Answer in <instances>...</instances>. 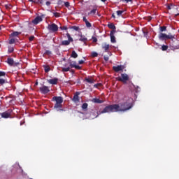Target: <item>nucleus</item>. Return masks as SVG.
Instances as JSON below:
<instances>
[{
    "label": "nucleus",
    "instance_id": "c03bdc74",
    "mask_svg": "<svg viewBox=\"0 0 179 179\" xmlns=\"http://www.w3.org/2000/svg\"><path fill=\"white\" fill-rule=\"evenodd\" d=\"M29 40V41H33V40H34V36H30Z\"/></svg>",
    "mask_w": 179,
    "mask_h": 179
},
{
    "label": "nucleus",
    "instance_id": "37998d69",
    "mask_svg": "<svg viewBox=\"0 0 179 179\" xmlns=\"http://www.w3.org/2000/svg\"><path fill=\"white\" fill-rule=\"evenodd\" d=\"M54 16H55V17H59V13H54Z\"/></svg>",
    "mask_w": 179,
    "mask_h": 179
},
{
    "label": "nucleus",
    "instance_id": "aec40b11",
    "mask_svg": "<svg viewBox=\"0 0 179 179\" xmlns=\"http://www.w3.org/2000/svg\"><path fill=\"white\" fill-rule=\"evenodd\" d=\"M43 67L44 68L45 73H48V72L51 71V68L48 65H43Z\"/></svg>",
    "mask_w": 179,
    "mask_h": 179
},
{
    "label": "nucleus",
    "instance_id": "f8f14e48",
    "mask_svg": "<svg viewBox=\"0 0 179 179\" xmlns=\"http://www.w3.org/2000/svg\"><path fill=\"white\" fill-rule=\"evenodd\" d=\"M2 118H10L12 115V109H8L7 111L1 113Z\"/></svg>",
    "mask_w": 179,
    "mask_h": 179
},
{
    "label": "nucleus",
    "instance_id": "603ef678",
    "mask_svg": "<svg viewBox=\"0 0 179 179\" xmlns=\"http://www.w3.org/2000/svg\"><path fill=\"white\" fill-rule=\"evenodd\" d=\"M83 21L85 22V23H86L87 21V19H86V17H83Z\"/></svg>",
    "mask_w": 179,
    "mask_h": 179
},
{
    "label": "nucleus",
    "instance_id": "13d9d810",
    "mask_svg": "<svg viewBox=\"0 0 179 179\" xmlns=\"http://www.w3.org/2000/svg\"><path fill=\"white\" fill-rule=\"evenodd\" d=\"M94 87H97V85H95Z\"/></svg>",
    "mask_w": 179,
    "mask_h": 179
},
{
    "label": "nucleus",
    "instance_id": "864d4df0",
    "mask_svg": "<svg viewBox=\"0 0 179 179\" xmlns=\"http://www.w3.org/2000/svg\"><path fill=\"white\" fill-rule=\"evenodd\" d=\"M102 2H106L107 0H101Z\"/></svg>",
    "mask_w": 179,
    "mask_h": 179
},
{
    "label": "nucleus",
    "instance_id": "6e6d98bb",
    "mask_svg": "<svg viewBox=\"0 0 179 179\" xmlns=\"http://www.w3.org/2000/svg\"><path fill=\"white\" fill-rule=\"evenodd\" d=\"M6 6V8H10V6Z\"/></svg>",
    "mask_w": 179,
    "mask_h": 179
},
{
    "label": "nucleus",
    "instance_id": "69168bd1",
    "mask_svg": "<svg viewBox=\"0 0 179 179\" xmlns=\"http://www.w3.org/2000/svg\"><path fill=\"white\" fill-rule=\"evenodd\" d=\"M29 179H33V178H29Z\"/></svg>",
    "mask_w": 179,
    "mask_h": 179
},
{
    "label": "nucleus",
    "instance_id": "6ab92c4d",
    "mask_svg": "<svg viewBox=\"0 0 179 179\" xmlns=\"http://www.w3.org/2000/svg\"><path fill=\"white\" fill-rule=\"evenodd\" d=\"M79 41H82L83 43H86L87 41V38L83 35H79Z\"/></svg>",
    "mask_w": 179,
    "mask_h": 179
},
{
    "label": "nucleus",
    "instance_id": "a878e982",
    "mask_svg": "<svg viewBox=\"0 0 179 179\" xmlns=\"http://www.w3.org/2000/svg\"><path fill=\"white\" fill-rule=\"evenodd\" d=\"M52 55V52H51L50 50H45V52L43 55Z\"/></svg>",
    "mask_w": 179,
    "mask_h": 179
},
{
    "label": "nucleus",
    "instance_id": "9b49d317",
    "mask_svg": "<svg viewBox=\"0 0 179 179\" xmlns=\"http://www.w3.org/2000/svg\"><path fill=\"white\" fill-rule=\"evenodd\" d=\"M124 69H125V66L124 65L114 66L113 67V70L117 73L120 72V71L121 72H123Z\"/></svg>",
    "mask_w": 179,
    "mask_h": 179
},
{
    "label": "nucleus",
    "instance_id": "9d476101",
    "mask_svg": "<svg viewBox=\"0 0 179 179\" xmlns=\"http://www.w3.org/2000/svg\"><path fill=\"white\" fill-rule=\"evenodd\" d=\"M39 90L42 94H47L50 93V88L48 86L43 85L39 88Z\"/></svg>",
    "mask_w": 179,
    "mask_h": 179
},
{
    "label": "nucleus",
    "instance_id": "8fccbe9b",
    "mask_svg": "<svg viewBox=\"0 0 179 179\" xmlns=\"http://www.w3.org/2000/svg\"><path fill=\"white\" fill-rule=\"evenodd\" d=\"M124 2H127V3H128V2H132V0H123Z\"/></svg>",
    "mask_w": 179,
    "mask_h": 179
},
{
    "label": "nucleus",
    "instance_id": "f3484780",
    "mask_svg": "<svg viewBox=\"0 0 179 179\" xmlns=\"http://www.w3.org/2000/svg\"><path fill=\"white\" fill-rule=\"evenodd\" d=\"M92 103H95L96 104H101V103H104V101L103 100H101L100 99L93 98L92 99Z\"/></svg>",
    "mask_w": 179,
    "mask_h": 179
},
{
    "label": "nucleus",
    "instance_id": "f704fd0d",
    "mask_svg": "<svg viewBox=\"0 0 179 179\" xmlns=\"http://www.w3.org/2000/svg\"><path fill=\"white\" fill-rule=\"evenodd\" d=\"M167 48H169L168 45H162V51H167Z\"/></svg>",
    "mask_w": 179,
    "mask_h": 179
},
{
    "label": "nucleus",
    "instance_id": "dca6fc26",
    "mask_svg": "<svg viewBox=\"0 0 179 179\" xmlns=\"http://www.w3.org/2000/svg\"><path fill=\"white\" fill-rule=\"evenodd\" d=\"M69 65H70L71 68H75L76 69H78V70L82 69V67L80 66L76 65V62H75V61L71 62L69 63Z\"/></svg>",
    "mask_w": 179,
    "mask_h": 179
},
{
    "label": "nucleus",
    "instance_id": "b1692460",
    "mask_svg": "<svg viewBox=\"0 0 179 179\" xmlns=\"http://www.w3.org/2000/svg\"><path fill=\"white\" fill-rule=\"evenodd\" d=\"M71 57V58H78V53L76 52H75V50H73Z\"/></svg>",
    "mask_w": 179,
    "mask_h": 179
},
{
    "label": "nucleus",
    "instance_id": "bb28decb",
    "mask_svg": "<svg viewBox=\"0 0 179 179\" xmlns=\"http://www.w3.org/2000/svg\"><path fill=\"white\" fill-rule=\"evenodd\" d=\"M98 55H99V53L96 52H91V57H92V58H96V57H98Z\"/></svg>",
    "mask_w": 179,
    "mask_h": 179
},
{
    "label": "nucleus",
    "instance_id": "f03ea898",
    "mask_svg": "<svg viewBox=\"0 0 179 179\" xmlns=\"http://www.w3.org/2000/svg\"><path fill=\"white\" fill-rule=\"evenodd\" d=\"M52 101L56 102L54 106V108L57 110V111H64V109H62V103H64V98H62V96H53L52 99Z\"/></svg>",
    "mask_w": 179,
    "mask_h": 179
},
{
    "label": "nucleus",
    "instance_id": "393cba45",
    "mask_svg": "<svg viewBox=\"0 0 179 179\" xmlns=\"http://www.w3.org/2000/svg\"><path fill=\"white\" fill-rule=\"evenodd\" d=\"M108 27H109V29H111L112 30H115L116 29L115 25H114V24L113 23L108 24Z\"/></svg>",
    "mask_w": 179,
    "mask_h": 179
},
{
    "label": "nucleus",
    "instance_id": "6e6552de",
    "mask_svg": "<svg viewBox=\"0 0 179 179\" xmlns=\"http://www.w3.org/2000/svg\"><path fill=\"white\" fill-rule=\"evenodd\" d=\"M66 36L68 40L63 41L62 44H63V45H69V44H71V43L72 41H73V38H72V37H71V34H69L68 33L66 34Z\"/></svg>",
    "mask_w": 179,
    "mask_h": 179
},
{
    "label": "nucleus",
    "instance_id": "e2e57ef3",
    "mask_svg": "<svg viewBox=\"0 0 179 179\" xmlns=\"http://www.w3.org/2000/svg\"><path fill=\"white\" fill-rule=\"evenodd\" d=\"M0 30H1V27H0Z\"/></svg>",
    "mask_w": 179,
    "mask_h": 179
},
{
    "label": "nucleus",
    "instance_id": "bf43d9fd",
    "mask_svg": "<svg viewBox=\"0 0 179 179\" xmlns=\"http://www.w3.org/2000/svg\"><path fill=\"white\" fill-rule=\"evenodd\" d=\"M113 17H115L114 15H113Z\"/></svg>",
    "mask_w": 179,
    "mask_h": 179
},
{
    "label": "nucleus",
    "instance_id": "0eeeda50",
    "mask_svg": "<svg viewBox=\"0 0 179 179\" xmlns=\"http://www.w3.org/2000/svg\"><path fill=\"white\" fill-rule=\"evenodd\" d=\"M117 80L119 82H122V83H127L129 80V76L127 73H122L121 77H117Z\"/></svg>",
    "mask_w": 179,
    "mask_h": 179
},
{
    "label": "nucleus",
    "instance_id": "e433bc0d",
    "mask_svg": "<svg viewBox=\"0 0 179 179\" xmlns=\"http://www.w3.org/2000/svg\"><path fill=\"white\" fill-rule=\"evenodd\" d=\"M170 48H171V50H173V51H174V50H178V48H179V46H171L170 47Z\"/></svg>",
    "mask_w": 179,
    "mask_h": 179
},
{
    "label": "nucleus",
    "instance_id": "1a4fd4ad",
    "mask_svg": "<svg viewBox=\"0 0 179 179\" xmlns=\"http://www.w3.org/2000/svg\"><path fill=\"white\" fill-rule=\"evenodd\" d=\"M48 29L50 31H52L53 33H55V31H58V25H57L55 24H48Z\"/></svg>",
    "mask_w": 179,
    "mask_h": 179
},
{
    "label": "nucleus",
    "instance_id": "0e129e2a",
    "mask_svg": "<svg viewBox=\"0 0 179 179\" xmlns=\"http://www.w3.org/2000/svg\"><path fill=\"white\" fill-rule=\"evenodd\" d=\"M0 45H1V42H0Z\"/></svg>",
    "mask_w": 179,
    "mask_h": 179
},
{
    "label": "nucleus",
    "instance_id": "423d86ee",
    "mask_svg": "<svg viewBox=\"0 0 179 179\" xmlns=\"http://www.w3.org/2000/svg\"><path fill=\"white\" fill-rule=\"evenodd\" d=\"M168 9L172 10V13H173L175 16H179V6H174L173 4H171L168 6Z\"/></svg>",
    "mask_w": 179,
    "mask_h": 179
},
{
    "label": "nucleus",
    "instance_id": "72a5a7b5",
    "mask_svg": "<svg viewBox=\"0 0 179 179\" xmlns=\"http://www.w3.org/2000/svg\"><path fill=\"white\" fill-rule=\"evenodd\" d=\"M71 29H73V30H76V31H79L80 30V28H79V27H76V26H73L71 27Z\"/></svg>",
    "mask_w": 179,
    "mask_h": 179
},
{
    "label": "nucleus",
    "instance_id": "a18cd8bd",
    "mask_svg": "<svg viewBox=\"0 0 179 179\" xmlns=\"http://www.w3.org/2000/svg\"><path fill=\"white\" fill-rule=\"evenodd\" d=\"M64 5L66 8H69V2H64Z\"/></svg>",
    "mask_w": 179,
    "mask_h": 179
},
{
    "label": "nucleus",
    "instance_id": "2f4dec72",
    "mask_svg": "<svg viewBox=\"0 0 179 179\" xmlns=\"http://www.w3.org/2000/svg\"><path fill=\"white\" fill-rule=\"evenodd\" d=\"M5 83H7L6 80L3 78H0V85H5Z\"/></svg>",
    "mask_w": 179,
    "mask_h": 179
},
{
    "label": "nucleus",
    "instance_id": "de8ad7c7",
    "mask_svg": "<svg viewBox=\"0 0 179 179\" xmlns=\"http://www.w3.org/2000/svg\"><path fill=\"white\" fill-rule=\"evenodd\" d=\"M78 64L80 65H82L83 64H85V62L83 60H80V61H78Z\"/></svg>",
    "mask_w": 179,
    "mask_h": 179
},
{
    "label": "nucleus",
    "instance_id": "a211bd4d",
    "mask_svg": "<svg viewBox=\"0 0 179 179\" xmlns=\"http://www.w3.org/2000/svg\"><path fill=\"white\" fill-rule=\"evenodd\" d=\"M50 85H57L58 83V78H53L48 80Z\"/></svg>",
    "mask_w": 179,
    "mask_h": 179
},
{
    "label": "nucleus",
    "instance_id": "58836bf2",
    "mask_svg": "<svg viewBox=\"0 0 179 179\" xmlns=\"http://www.w3.org/2000/svg\"><path fill=\"white\" fill-rule=\"evenodd\" d=\"M85 24H86L87 27H92V24H90V22H89V21H87V22H85Z\"/></svg>",
    "mask_w": 179,
    "mask_h": 179
},
{
    "label": "nucleus",
    "instance_id": "ddd939ff",
    "mask_svg": "<svg viewBox=\"0 0 179 179\" xmlns=\"http://www.w3.org/2000/svg\"><path fill=\"white\" fill-rule=\"evenodd\" d=\"M115 30H112L110 33V41L113 44H115L117 43V40L115 39Z\"/></svg>",
    "mask_w": 179,
    "mask_h": 179
},
{
    "label": "nucleus",
    "instance_id": "49530a36",
    "mask_svg": "<svg viewBox=\"0 0 179 179\" xmlns=\"http://www.w3.org/2000/svg\"><path fill=\"white\" fill-rule=\"evenodd\" d=\"M103 59H104V61L107 62V61H108L109 57H107V56H104V57H103Z\"/></svg>",
    "mask_w": 179,
    "mask_h": 179
},
{
    "label": "nucleus",
    "instance_id": "39448f33",
    "mask_svg": "<svg viewBox=\"0 0 179 179\" xmlns=\"http://www.w3.org/2000/svg\"><path fill=\"white\" fill-rule=\"evenodd\" d=\"M19 34H20V32L18 31H15L13 32L10 34V44H17V38H19V37H17L19 36Z\"/></svg>",
    "mask_w": 179,
    "mask_h": 179
},
{
    "label": "nucleus",
    "instance_id": "5701e85b",
    "mask_svg": "<svg viewBox=\"0 0 179 179\" xmlns=\"http://www.w3.org/2000/svg\"><path fill=\"white\" fill-rule=\"evenodd\" d=\"M7 63L8 64V65H10L11 66H13V65L15 64V62L13 61V59L8 58Z\"/></svg>",
    "mask_w": 179,
    "mask_h": 179
},
{
    "label": "nucleus",
    "instance_id": "4c0bfd02",
    "mask_svg": "<svg viewBox=\"0 0 179 179\" xmlns=\"http://www.w3.org/2000/svg\"><path fill=\"white\" fill-rule=\"evenodd\" d=\"M6 76V73L4 71H0V77Z\"/></svg>",
    "mask_w": 179,
    "mask_h": 179
},
{
    "label": "nucleus",
    "instance_id": "4468645a",
    "mask_svg": "<svg viewBox=\"0 0 179 179\" xmlns=\"http://www.w3.org/2000/svg\"><path fill=\"white\" fill-rule=\"evenodd\" d=\"M79 94H80V92H76L72 99V101H73L74 103H79V101H80Z\"/></svg>",
    "mask_w": 179,
    "mask_h": 179
},
{
    "label": "nucleus",
    "instance_id": "f257e3e1",
    "mask_svg": "<svg viewBox=\"0 0 179 179\" xmlns=\"http://www.w3.org/2000/svg\"><path fill=\"white\" fill-rule=\"evenodd\" d=\"M124 100L126 101L125 102L117 104L119 107L117 111H128V110H131V108L134 107L131 98H128V99H125Z\"/></svg>",
    "mask_w": 179,
    "mask_h": 179
},
{
    "label": "nucleus",
    "instance_id": "20e7f679",
    "mask_svg": "<svg viewBox=\"0 0 179 179\" xmlns=\"http://www.w3.org/2000/svg\"><path fill=\"white\" fill-rule=\"evenodd\" d=\"M158 38L162 41H164L165 40H171L173 41L176 40V35H171V34H166L160 32L158 35Z\"/></svg>",
    "mask_w": 179,
    "mask_h": 179
},
{
    "label": "nucleus",
    "instance_id": "4be33fe9",
    "mask_svg": "<svg viewBox=\"0 0 179 179\" xmlns=\"http://www.w3.org/2000/svg\"><path fill=\"white\" fill-rule=\"evenodd\" d=\"M85 82H87V83H90V85H93V83H94V79L85 78Z\"/></svg>",
    "mask_w": 179,
    "mask_h": 179
},
{
    "label": "nucleus",
    "instance_id": "4d7b16f0",
    "mask_svg": "<svg viewBox=\"0 0 179 179\" xmlns=\"http://www.w3.org/2000/svg\"><path fill=\"white\" fill-rule=\"evenodd\" d=\"M36 85H38V82H36Z\"/></svg>",
    "mask_w": 179,
    "mask_h": 179
},
{
    "label": "nucleus",
    "instance_id": "7ed1b4c3",
    "mask_svg": "<svg viewBox=\"0 0 179 179\" xmlns=\"http://www.w3.org/2000/svg\"><path fill=\"white\" fill-rule=\"evenodd\" d=\"M119 106L117 104H112L106 106L101 111H99V114H106V113H117L118 112Z\"/></svg>",
    "mask_w": 179,
    "mask_h": 179
},
{
    "label": "nucleus",
    "instance_id": "412c9836",
    "mask_svg": "<svg viewBox=\"0 0 179 179\" xmlns=\"http://www.w3.org/2000/svg\"><path fill=\"white\" fill-rule=\"evenodd\" d=\"M91 117L92 116V118H97V117H99V115H100V113H99V112L97 111H94L91 113Z\"/></svg>",
    "mask_w": 179,
    "mask_h": 179
},
{
    "label": "nucleus",
    "instance_id": "79ce46f5",
    "mask_svg": "<svg viewBox=\"0 0 179 179\" xmlns=\"http://www.w3.org/2000/svg\"><path fill=\"white\" fill-rule=\"evenodd\" d=\"M57 3H58L59 5H62V3H64V1H63L62 0H59V1H57Z\"/></svg>",
    "mask_w": 179,
    "mask_h": 179
},
{
    "label": "nucleus",
    "instance_id": "3c124183",
    "mask_svg": "<svg viewBox=\"0 0 179 179\" xmlns=\"http://www.w3.org/2000/svg\"><path fill=\"white\" fill-rule=\"evenodd\" d=\"M60 29H62V30H67V27H60Z\"/></svg>",
    "mask_w": 179,
    "mask_h": 179
},
{
    "label": "nucleus",
    "instance_id": "7c9ffc66",
    "mask_svg": "<svg viewBox=\"0 0 179 179\" xmlns=\"http://www.w3.org/2000/svg\"><path fill=\"white\" fill-rule=\"evenodd\" d=\"M13 51H15V48L12 46H9L8 47V53L11 54V52H13Z\"/></svg>",
    "mask_w": 179,
    "mask_h": 179
},
{
    "label": "nucleus",
    "instance_id": "ea45409f",
    "mask_svg": "<svg viewBox=\"0 0 179 179\" xmlns=\"http://www.w3.org/2000/svg\"><path fill=\"white\" fill-rule=\"evenodd\" d=\"M166 27H160V31H166Z\"/></svg>",
    "mask_w": 179,
    "mask_h": 179
},
{
    "label": "nucleus",
    "instance_id": "c756f323",
    "mask_svg": "<svg viewBox=\"0 0 179 179\" xmlns=\"http://www.w3.org/2000/svg\"><path fill=\"white\" fill-rule=\"evenodd\" d=\"M69 71H71L70 67L62 68V72H69Z\"/></svg>",
    "mask_w": 179,
    "mask_h": 179
},
{
    "label": "nucleus",
    "instance_id": "c85d7f7f",
    "mask_svg": "<svg viewBox=\"0 0 179 179\" xmlns=\"http://www.w3.org/2000/svg\"><path fill=\"white\" fill-rule=\"evenodd\" d=\"M97 10V8H94L93 10H92L89 13L88 15H96V12Z\"/></svg>",
    "mask_w": 179,
    "mask_h": 179
},
{
    "label": "nucleus",
    "instance_id": "c9c22d12",
    "mask_svg": "<svg viewBox=\"0 0 179 179\" xmlns=\"http://www.w3.org/2000/svg\"><path fill=\"white\" fill-rule=\"evenodd\" d=\"M124 13V10H118L117 11V16H121Z\"/></svg>",
    "mask_w": 179,
    "mask_h": 179
},
{
    "label": "nucleus",
    "instance_id": "a19ab883",
    "mask_svg": "<svg viewBox=\"0 0 179 179\" xmlns=\"http://www.w3.org/2000/svg\"><path fill=\"white\" fill-rule=\"evenodd\" d=\"M92 41H93L94 43H96L97 38H96L95 36H92Z\"/></svg>",
    "mask_w": 179,
    "mask_h": 179
},
{
    "label": "nucleus",
    "instance_id": "473e14b6",
    "mask_svg": "<svg viewBox=\"0 0 179 179\" xmlns=\"http://www.w3.org/2000/svg\"><path fill=\"white\" fill-rule=\"evenodd\" d=\"M102 48L104 51L108 52L110 50V45L103 46Z\"/></svg>",
    "mask_w": 179,
    "mask_h": 179
},
{
    "label": "nucleus",
    "instance_id": "052dcab7",
    "mask_svg": "<svg viewBox=\"0 0 179 179\" xmlns=\"http://www.w3.org/2000/svg\"><path fill=\"white\" fill-rule=\"evenodd\" d=\"M115 48H118V47H115Z\"/></svg>",
    "mask_w": 179,
    "mask_h": 179
},
{
    "label": "nucleus",
    "instance_id": "09e8293b",
    "mask_svg": "<svg viewBox=\"0 0 179 179\" xmlns=\"http://www.w3.org/2000/svg\"><path fill=\"white\" fill-rule=\"evenodd\" d=\"M45 5H46L47 6H50L51 5V2L47 1V2L45 3Z\"/></svg>",
    "mask_w": 179,
    "mask_h": 179
},
{
    "label": "nucleus",
    "instance_id": "cd10ccee",
    "mask_svg": "<svg viewBox=\"0 0 179 179\" xmlns=\"http://www.w3.org/2000/svg\"><path fill=\"white\" fill-rule=\"evenodd\" d=\"M89 106V105L87 104V103H84L82 105V109L83 110H87V107Z\"/></svg>",
    "mask_w": 179,
    "mask_h": 179
},
{
    "label": "nucleus",
    "instance_id": "5fc2aeb1",
    "mask_svg": "<svg viewBox=\"0 0 179 179\" xmlns=\"http://www.w3.org/2000/svg\"><path fill=\"white\" fill-rule=\"evenodd\" d=\"M29 2H33V0H29Z\"/></svg>",
    "mask_w": 179,
    "mask_h": 179
},
{
    "label": "nucleus",
    "instance_id": "680f3d73",
    "mask_svg": "<svg viewBox=\"0 0 179 179\" xmlns=\"http://www.w3.org/2000/svg\"><path fill=\"white\" fill-rule=\"evenodd\" d=\"M98 16H100V15H99V14H98Z\"/></svg>",
    "mask_w": 179,
    "mask_h": 179
},
{
    "label": "nucleus",
    "instance_id": "2eb2a0df",
    "mask_svg": "<svg viewBox=\"0 0 179 179\" xmlns=\"http://www.w3.org/2000/svg\"><path fill=\"white\" fill-rule=\"evenodd\" d=\"M43 17L44 15L37 16L33 21L32 23L34 24H38L41 22H43Z\"/></svg>",
    "mask_w": 179,
    "mask_h": 179
}]
</instances>
